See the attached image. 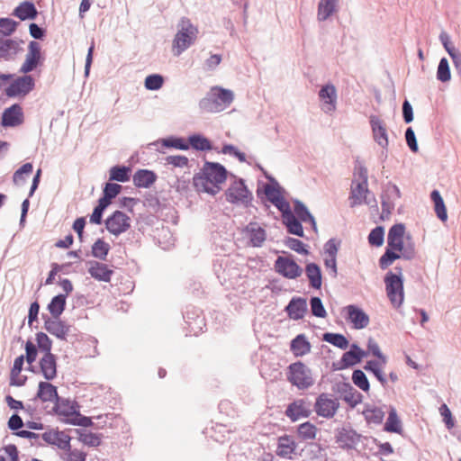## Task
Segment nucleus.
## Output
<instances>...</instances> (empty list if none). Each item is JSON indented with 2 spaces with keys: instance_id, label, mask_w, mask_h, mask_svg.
Returning a JSON list of instances; mask_svg holds the SVG:
<instances>
[{
  "instance_id": "nucleus-40",
  "label": "nucleus",
  "mask_w": 461,
  "mask_h": 461,
  "mask_svg": "<svg viewBox=\"0 0 461 461\" xmlns=\"http://www.w3.org/2000/svg\"><path fill=\"white\" fill-rule=\"evenodd\" d=\"M302 222V221L296 219L294 213L283 220V224L286 227V230L289 234L304 238V230Z\"/></svg>"
},
{
  "instance_id": "nucleus-9",
  "label": "nucleus",
  "mask_w": 461,
  "mask_h": 461,
  "mask_svg": "<svg viewBox=\"0 0 461 461\" xmlns=\"http://www.w3.org/2000/svg\"><path fill=\"white\" fill-rule=\"evenodd\" d=\"M43 60L41 44L36 41H32L28 44V52L19 72L28 74L42 65Z\"/></svg>"
},
{
  "instance_id": "nucleus-51",
  "label": "nucleus",
  "mask_w": 461,
  "mask_h": 461,
  "mask_svg": "<svg viewBox=\"0 0 461 461\" xmlns=\"http://www.w3.org/2000/svg\"><path fill=\"white\" fill-rule=\"evenodd\" d=\"M436 77L442 83L448 82L451 79L450 67L447 58L443 57L440 59Z\"/></svg>"
},
{
  "instance_id": "nucleus-38",
  "label": "nucleus",
  "mask_w": 461,
  "mask_h": 461,
  "mask_svg": "<svg viewBox=\"0 0 461 461\" xmlns=\"http://www.w3.org/2000/svg\"><path fill=\"white\" fill-rule=\"evenodd\" d=\"M131 168L124 165H116L110 168L109 179L111 181H117L125 183L131 178Z\"/></svg>"
},
{
  "instance_id": "nucleus-11",
  "label": "nucleus",
  "mask_w": 461,
  "mask_h": 461,
  "mask_svg": "<svg viewBox=\"0 0 461 461\" xmlns=\"http://www.w3.org/2000/svg\"><path fill=\"white\" fill-rule=\"evenodd\" d=\"M276 273L288 279H295L299 277L302 273V267L295 262L293 256L282 257L279 256L274 264Z\"/></svg>"
},
{
  "instance_id": "nucleus-8",
  "label": "nucleus",
  "mask_w": 461,
  "mask_h": 461,
  "mask_svg": "<svg viewBox=\"0 0 461 461\" xmlns=\"http://www.w3.org/2000/svg\"><path fill=\"white\" fill-rule=\"evenodd\" d=\"M35 87V80L31 75L17 77L5 90L10 98L24 97Z\"/></svg>"
},
{
  "instance_id": "nucleus-18",
  "label": "nucleus",
  "mask_w": 461,
  "mask_h": 461,
  "mask_svg": "<svg viewBox=\"0 0 461 461\" xmlns=\"http://www.w3.org/2000/svg\"><path fill=\"white\" fill-rule=\"evenodd\" d=\"M23 120L22 106L19 104H14L4 111L1 124L4 127H16L21 125Z\"/></svg>"
},
{
  "instance_id": "nucleus-50",
  "label": "nucleus",
  "mask_w": 461,
  "mask_h": 461,
  "mask_svg": "<svg viewBox=\"0 0 461 461\" xmlns=\"http://www.w3.org/2000/svg\"><path fill=\"white\" fill-rule=\"evenodd\" d=\"M63 421L65 423H68V424H71V425H74V426L85 427V428H88V427H93L94 426V422L92 421V418L85 416V415H82L80 413V410L79 409L77 410V411L74 415H72L71 418L64 419Z\"/></svg>"
},
{
  "instance_id": "nucleus-12",
  "label": "nucleus",
  "mask_w": 461,
  "mask_h": 461,
  "mask_svg": "<svg viewBox=\"0 0 461 461\" xmlns=\"http://www.w3.org/2000/svg\"><path fill=\"white\" fill-rule=\"evenodd\" d=\"M367 352L362 349L357 344L352 343L349 350L346 351L338 363H333L334 370H344L358 364Z\"/></svg>"
},
{
  "instance_id": "nucleus-49",
  "label": "nucleus",
  "mask_w": 461,
  "mask_h": 461,
  "mask_svg": "<svg viewBox=\"0 0 461 461\" xmlns=\"http://www.w3.org/2000/svg\"><path fill=\"white\" fill-rule=\"evenodd\" d=\"M78 439L88 447H98L101 445V434L86 432L82 429H76Z\"/></svg>"
},
{
  "instance_id": "nucleus-30",
  "label": "nucleus",
  "mask_w": 461,
  "mask_h": 461,
  "mask_svg": "<svg viewBox=\"0 0 461 461\" xmlns=\"http://www.w3.org/2000/svg\"><path fill=\"white\" fill-rule=\"evenodd\" d=\"M304 271L309 280L310 287L315 290H320L322 285V273L321 267L317 263L311 262L306 264Z\"/></svg>"
},
{
  "instance_id": "nucleus-43",
  "label": "nucleus",
  "mask_w": 461,
  "mask_h": 461,
  "mask_svg": "<svg viewBox=\"0 0 461 461\" xmlns=\"http://www.w3.org/2000/svg\"><path fill=\"white\" fill-rule=\"evenodd\" d=\"M161 145L167 149H176L179 150H188L189 144L183 137L169 136L160 140Z\"/></svg>"
},
{
  "instance_id": "nucleus-36",
  "label": "nucleus",
  "mask_w": 461,
  "mask_h": 461,
  "mask_svg": "<svg viewBox=\"0 0 461 461\" xmlns=\"http://www.w3.org/2000/svg\"><path fill=\"white\" fill-rule=\"evenodd\" d=\"M338 0H320L317 8V18L320 22L329 19L337 11Z\"/></svg>"
},
{
  "instance_id": "nucleus-14",
  "label": "nucleus",
  "mask_w": 461,
  "mask_h": 461,
  "mask_svg": "<svg viewBox=\"0 0 461 461\" xmlns=\"http://www.w3.org/2000/svg\"><path fill=\"white\" fill-rule=\"evenodd\" d=\"M369 123L374 141L383 149L389 147L388 131L386 123L376 115L369 117Z\"/></svg>"
},
{
  "instance_id": "nucleus-52",
  "label": "nucleus",
  "mask_w": 461,
  "mask_h": 461,
  "mask_svg": "<svg viewBox=\"0 0 461 461\" xmlns=\"http://www.w3.org/2000/svg\"><path fill=\"white\" fill-rule=\"evenodd\" d=\"M319 96L321 99L326 100V103L331 104L333 109H335V103L337 100V92L336 88L331 84H327L323 86L319 91Z\"/></svg>"
},
{
  "instance_id": "nucleus-6",
  "label": "nucleus",
  "mask_w": 461,
  "mask_h": 461,
  "mask_svg": "<svg viewBox=\"0 0 461 461\" xmlns=\"http://www.w3.org/2000/svg\"><path fill=\"white\" fill-rule=\"evenodd\" d=\"M286 375L287 380L301 390L311 387L314 383L310 368L301 361L291 364Z\"/></svg>"
},
{
  "instance_id": "nucleus-39",
  "label": "nucleus",
  "mask_w": 461,
  "mask_h": 461,
  "mask_svg": "<svg viewBox=\"0 0 461 461\" xmlns=\"http://www.w3.org/2000/svg\"><path fill=\"white\" fill-rule=\"evenodd\" d=\"M189 148L197 151H207L212 149V144L209 139L200 133H194L188 137Z\"/></svg>"
},
{
  "instance_id": "nucleus-37",
  "label": "nucleus",
  "mask_w": 461,
  "mask_h": 461,
  "mask_svg": "<svg viewBox=\"0 0 461 461\" xmlns=\"http://www.w3.org/2000/svg\"><path fill=\"white\" fill-rule=\"evenodd\" d=\"M67 294H59L52 297L47 309L54 319H58L66 309Z\"/></svg>"
},
{
  "instance_id": "nucleus-1",
  "label": "nucleus",
  "mask_w": 461,
  "mask_h": 461,
  "mask_svg": "<svg viewBox=\"0 0 461 461\" xmlns=\"http://www.w3.org/2000/svg\"><path fill=\"white\" fill-rule=\"evenodd\" d=\"M405 225L393 224L387 234V247L379 258V267L384 270L395 260L402 258L412 260L416 257V249L411 237L408 235L404 240Z\"/></svg>"
},
{
  "instance_id": "nucleus-64",
  "label": "nucleus",
  "mask_w": 461,
  "mask_h": 461,
  "mask_svg": "<svg viewBox=\"0 0 461 461\" xmlns=\"http://www.w3.org/2000/svg\"><path fill=\"white\" fill-rule=\"evenodd\" d=\"M87 454L77 448L66 450L62 456L63 461H86Z\"/></svg>"
},
{
  "instance_id": "nucleus-20",
  "label": "nucleus",
  "mask_w": 461,
  "mask_h": 461,
  "mask_svg": "<svg viewBox=\"0 0 461 461\" xmlns=\"http://www.w3.org/2000/svg\"><path fill=\"white\" fill-rule=\"evenodd\" d=\"M80 406L77 401H70L68 398L59 397L54 402L52 412L59 416H64L66 419L71 418Z\"/></svg>"
},
{
  "instance_id": "nucleus-33",
  "label": "nucleus",
  "mask_w": 461,
  "mask_h": 461,
  "mask_svg": "<svg viewBox=\"0 0 461 461\" xmlns=\"http://www.w3.org/2000/svg\"><path fill=\"white\" fill-rule=\"evenodd\" d=\"M269 183L264 185L263 193L268 202L274 203L276 199L283 195L284 189L280 186L278 182L272 176H267Z\"/></svg>"
},
{
  "instance_id": "nucleus-63",
  "label": "nucleus",
  "mask_w": 461,
  "mask_h": 461,
  "mask_svg": "<svg viewBox=\"0 0 461 461\" xmlns=\"http://www.w3.org/2000/svg\"><path fill=\"white\" fill-rule=\"evenodd\" d=\"M381 196L387 197L391 201L395 202L396 200L401 198V191L395 184L388 182Z\"/></svg>"
},
{
  "instance_id": "nucleus-25",
  "label": "nucleus",
  "mask_w": 461,
  "mask_h": 461,
  "mask_svg": "<svg viewBox=\"0 0 461 461\" xmlns=\"http://www.w3.org/2000/svg\"><path fill=\"white\" fill-rule=\"evenodd\" d=\"M89 265L88 273L91 277L105 283L111 281L113 270L110 269L107 265L95 260L89 261Z\"/></svg>"
},
{
  "instance_id": "nucleus-32",
  "label": "nucleus",
  "mask_w": 461,
  "mask_h": 461,
  "mask_svg": "<svg viewBox=\"0 0 461 461\" xmlns=\"http://www.w3.org/2000/svg\"><path fill=\"white\" fill-rule=\"evenodd\" d=\"M312 345L304 334H298L290 342V349L295 357H303L311 352Z\"/></svg>"
},
{
  "instance_id": "nucleus-22",
  "label": "nucleus",
  "mask_w": 461,
  "mask_h": 461,
  "mask_svg": "<svg viewBox=\"0 0 461 461\" xmlns=\"http://www.w3.org/2000/svg\"><path fill=\"white\" fill-rule=\"evenodd\" d=\"M355 181L352 182V187L349 194V199L351 200L350 206L355 207L362 203L369 205L370 201H368V194H370V191L367 188L368 184L357 182L355 185Z\"/></svg>"
},
{
  "instance_id": "nucleus-31",
  "label": "nucleus",
  "mask_w": 461,
  "mask_h": 461,
  "mask_svg": "<svg viewBox=\"0 0 461 461\" xmlns=\"http://www.w3.org/2000/svg\"><path fill=\"white\" fill-rule=\"evenodd\" d=\"M297 444L290 435H283L278 438L276 455L281 457L291 458V455L294 453Z\"/></svg>"
},
{
  "instance_id": "nucleus-57",
  "label": "nucleus",
  "mask_w": 461,
  "mask_h": 461,
  "mask_svg": "<svg viewBox=\"0 0 461 461\" xmlns=\"http://www.w3.org/2000/svg\"><path fill=\"white\" fill-rule=\"evenodd\" d=\"M36 342L37 348L42 351L44 355H49V353H51L52 340L46 333L42 331L36 333Z\"/></svg>"
},
{
  "instance_id": "nucleus-19",
  "label": "nucleus",
  "mask_w": 461,
  "mask_h": 461,
  "mask_svg": "<svg viewBox=\"0 0 461 461\" xmlns=\"http://www.w3.org/2000/svg\"><path fill=\"white\" fill-rule=\"evenodd\" d=\"M307 300L303 297H293L285 308L291 320H302L307 312Z\"/></svg>"
},
{
  "instance_id": "nucleus-16",
  "label": "nucleus",
  "mask_w": 461,
  "mask_h": 461,
  "mask_svg": "<svg viewBox=\"0 0 461 461\" xmlns=\"http://www.w3.org/2000/svg\"><path fill=\"white\" fill-rule=\"evenodd\" d=\"M42 319L44 320V329L49 333L61 340L66 339V337L70 330L69 325H68L64 321H61L59 318H50L46 314H42Z\"/></svg>"
},
{
  "instance_id": "nucleus-15",
  "label": "nucleus",
  "mask_w": 461,
  "mask_h": 461,
  "mask_svg": "<svg viewBox=\"0 0 461 461\" xmlns=\"http://www.w3.org/2000/svg\"><path fill=\"white\" fill-rule=\"evenodd\" d=\"M336 442L339 447L346 450L355 449L362 436L351 427L338 429L336 432Z\"/></svg>"
},
{
  "instance_id": "nucleus-35",
  "label": "nucleus",
  "mask_w": 461,
  "mask_h": 461,
  "mask_svg": "<svg viewBox=\"0 0 461 461\" xmlns=\"http://www.w3.org/2000/svg\"><path fill=\"white\" fill-rule=\"evenodd\" d=\"M384 430L390 433L402 434V421L397 414V411L393 406H390L387 420L384 426Z\"/></svg>"
},
{
  "instance_id": "nucleus-61",
  "label": "nucleus",
  "mask_w": 461,
  "mask_h": 461,
  "mask_svg": "<svg viewBox=\"0 0 461 461\" xmlns=\"http://www.w3.org/2000/svg\"><path fill=\"white\" fill-rule=\"evenodd\" d=\"M18 23L11 18H0V34L4 36H9L13 34L17 26Z\"/></svg>"
},
{
  "instance_id": "nucleus-21",
  "label": "nucleus",
  "mask_w": 461,
  "mask_h": 461,
  "mask_svg": "<svg viewBox=\"0 0 461 461\" xmlns=\"http://www.w3.org/2000/svg\"><path fill=\"white\" fill-rule=\"evenodd\" d=\"M59 397L57 386L49 381H41L38 384L36 395L33 397L32 401L40 400L42 402H55Z\"/></svg>"
},
{
  "instance_id": "nucleus-62",
  "label": "nucleus",
  "mask_w": 461,
  "mask_h": 461,
  "mask_svg": "<svg viewBox=\"0 0 461 461\" xmlns=\"http://www.w3.org/2000/svg\"><path fill=\"white\" fill-rule=\"evenodd\" d=\"M109 205L98 199V204L94 208L90 215V222L93 224H101L103 222L104 212Z\"/></svg>"
},
{
  "instance_id": "nucleus-34",
  "label": "nucleus",
  "mask_w": 461,
  "mask_h": 461,
  "mask_svg": "<svg viewBox=\"0 0 461 461\" xmlns=\"http://www.w3.org/2000/svg\"><path fill=\"white\" fill-rule=\"evenodd\" d=\"M199 108L202 112L205 113H218L222 111V107L217 101L212 88L206 95L199 101Z\"/></svg>"
},
{
  "instance_id": "nucleus-58",
  "label": "nucleus",
  "mask_w": 461,
  "mask_h": 461,
  "mask_svg": "<svg viewBox=\"0 0 461 461\" xmlns=\"http://www.w3.org/2000/svg\"><path fill=\"white\" fill-rule=\"evenodd\" d=\"M164 77L159 74H150L146 77L144 86L148 90L156 91L162 87Z\"/></svg>"
},
{
  "instance_id": "nucleus-46",
  "label": "nucleus",
  "mask_w": 461,
  "mask_h": 461,
  "mask_svg": "<svg viewBox=\"0 0 461 461\" xmlns=\"http://www.w3.org/2000/svg\"><path fill=\"white\" fill-rule=\"evenodd\" d=\"M111 249L110 245L103 239L99 238L92 246L91 254L94 258L100 260H106V258Z\"/></svg>"
},
{
  "instance_id": "nucleus-44",
  "label": "nucleus",
  "mask_w": 461,
  "mask_h": 461,
  "mask_svg": "<svg viewBox=\"0 0 461 461\" xmlns=\"http://www.w3.org/2000/svg\"><path fill=\"white\" fill-rule=\"evenodd\" d=\"M322 340L340 349H346L349 346L348 339L341 333L325 332Z\"/></svg>"
},
{
  "instance_id": "nucleus-7",
  "label": "nucleus",
  "mask_w": 461,
  "mask_h": 461,
  "mask_svg": "<svg viewBox=\"0 0 461 461\" xmlns=\"http://www.w3.org/2000/svg\"><path fill=\"white\" fill-rule=\"evenodd\" d=\"M183 318L185 323V329L187 330L186 335L197 336L203 332L205 327V319L202 311L194 306L188 305L183 312Z\"/></svg>"
},
{
  "instance_id": "nucleus-29",
  "label": "nucleus",
  "mask_w": 461,
  "mask_h": 461,
  "mask_svg": "<svg viewBox=\"0 0 461 461\" xmlns=\"http://www.w3.org/2000/svg\"><path fill=\"white\" fill-rule=\"evenodd\" d=\"M285 415L292 421H296L301 417L308 418L311 415V411L305 407V402L303 400H297L287 406Z\"/></svg>"
},
{
  "instance_id": "nucleus-56",
  "label": "nucleus",
  "mask_w": 461,
  "mask_h": 461,
  "mask_svg": "<svg viewBox=\"0 0 461 461\" xmlns=\"http://www.w3.org/2000/svg\"><path fill=\"white\" fill-rule=\"evenodd\" d=\"M284 244L290 249L297 252L298 254H309V250L306 249L307 245L296 238L285 237L284 240Z\"/></svg>"
},
{
  "instance_id": "nucleus-27",
  "label": "nucleus",
  "mask_w": 461,
  "mask_h": 461,
  "mask_svg": "<svg viewBox=\"0 0 461 461\" xmlns=\"http://www.w3.org/2000/svg\"><path fill=\"white\" fill-rule=\"evenodd\" d=\"M248 233L250 244L255 248L262 247L267 238L266 230L258 226L257 222H249L245 229Z\"/></svg>"
},
{
  "instance_id": "nucleus-45",
  "label": "nucleus",
  "mask_w": 461,
  "mask_h": 461,
  "mask_svg": "<svg viewBox=\"0 0 461 461\" xmlns=\"http://www.w3.org/2000/svg\"><path fill=\"white\" fill-rule=\"evenodd\" d=\"M212 90L214 92L215 97L222 107V110L232 103L234 94L231 90L221 86H213Z\"/></svg>"
},
{
  "instance_id": "nucleus-53",
  "label": "nucleus",
  "mask_w": 461,
  "mask_h": 461,
  "mask_svg": "<svg viewBox=\"0 0 461 461\" xmlns=\"http://www.w3.org/2000/svg\"><path fill=\"white\" fill-rule=\"evenodd\" d=\"M294 203V214L295 215L296 219L307 222L308 219H311V216L312 215L311 212L309 211L308 207L300 200L294 199L293 201Z\"/></svg>"
},
{
  "instance_id": "nucleus-60",
  "label": "nucleus",
  "mask_w": 461,
  "mask_h": 461,
  "mask_svg": "<svg viewBox=\"0 0 461 461\" xmlns=\"http://www.w3.org/2000/svg\"><path fill=\"white\" fill-rule=\"evenodd\" d=\"M33 171V166L32 163H24L19 167L13 176V181L15 185L23 184L25 182L24 175H30Z\"/></svg>"
},
{
  "instance_id": "nucleus-2",
  "label": "nucleus",
  "mask_w": 461,
  "mask_h": 461,
  "mask_svg": "<svg viewBox=\"0 0 461 461\" xmlns=\"http://www.w3.org/2000/svg\"><path fill=\"white\" fill-rule=\"evenodd\" d=\"M228 170L219 162L205 161L199 173L193 177V185L198 193L217 194L228 177Z\"/></svg>"
},
{
  "instance_id": "nucleus-28",
  "label": "nucleus",
  "mask_w": 461,
  "mask_h": 461,
  "mask_svg": "<svg viewBox=\"0 0 461 461\" xmlns=\"http://www.w3.org/2000/svg\"><path fill=\"white\" fill-rule=\"evenodd\" d=\"M38 10L35 5L31 1H23L18 5L13 11L12 14L21 21L33 20L38 15Z\"/></svg>"
},
{
  "instance_id": "nucleus-24",
  "label": "nucleus",
  "mask_w": 461,
  "mask_h": 461,
  "mask_svg": "<svg viewBox=\"0 0 461 461\" xmlns=\"http://www.w3.org/2000/svg\"><path fill=\"white\" fill-rule=\"evenodd\" d=\"M338 392L351 408H355L363 400V395L349 383H341L338 385Z\"/></svg>"
},
{
  "instance_id": "nucleus-54",
  "label": "nucleus",
  "mask_w": 461,
  "mask_h": 461,
  "mask_svg": "<svg viewBox=\"0 0 461 461\" xmlns=\"http://www.w3.org/2000/svg\"><path fill=\"white\" fill-rule=\"evenodd\" d=\"M353 384L364 392L370 390V384L366 375L361 369H355L352 373Z\"/></svg>"
},
{
  "instance_id": "nucleus-42",
  "label": "nucleus",
  "mask_w": 461,
  "mask_h": 461,
  "mask_svg": "<svg viewBox=\"0 0 461 461\" xmlns=\"http://www.w3.org/2000/svg\"><path fill=\"white\" fill-rule=\"evenodd\" d=\"M122 186L116 183H106L103 187V194L99 198L102 202L110 205L112 201L122 192Z\"/></svg>"
},
{
  "instance_id": "nucleus-23",
  "label": "nucleus",
  "mask_w": 461,
  "mask_h": 461,
  "mask_svg": "<svg viewBox=\"0 0 461 461\" xmlns=\"http://www.w3.org/2000/svg\"><path fill=\"white\" fill-rule=\"evenodd\" d=\"M40 372L46 381H52L57 377V357L49 353L40 359Z\"/></svg>"
},
{
  "instance_id": "nucleus-59",
  "label": "nucleus",
  "mask_w": 461,
  "mask_h": 461,
  "mask_svg": "<svg viewBox=\"0 0 461 461\" xmlns=\"http://www.w3.org/2000/svg\"><path fill=\"white\" fill-rule=\"evenodd\" d=\"M310 306L312 314L318 318H325L327 316V312L322 303V301L318 296H312L310 299Z\"/></svg>"
},
{
  "instance_id": "nucleus-17",
  "label": "nucleus",
  "mask_w": 461,
  "mask_h": 461,
  "mask_svg": "<svg viewBox=\"0 0 461 461\" xmlns=\"http://www.w3.org/2000/svg\"><path fill=\"white\" fill-rule=\"evenodd\" d=\"M347 321L353 324L356 330H362L369 324V316L357 305L349 304L344 308Z\"/></svg>"
},
{
  "instance_id": "nucleus-26",
  "label": "nucleus",
  "mask_w": 461,
  "mask_h": 461,
  "mask_svg": "<svg viewBox=\"0 0 461 461\" xmlns=\"http://www.w3.org/2000/svg\"><path fill=\"white\" fill-rule=\"evenodd\" d=\"M157 179V174L149 169H138L132 176L133 184L138 188H149Z\"/></svg>"
},
{
  "instance_id": "nucleus-4",
  "label": "nucleus",
  "mask_w": 461,
  "mask_h": 461,
  "mask_svg": "<svg viewBox=\"0 0 461 461\" xmlns=\"http://www.w3.org/2000/svg\"><path fill=\"white\" fill-rule=\"evenodd\" d=\"M395 273L389 271L384 276V281L387 296L394 308H399L404 299L402 269L395 267Z\"/></svg>"
},
{
  "instance_id": "nucleus-13",
  "label": "nucleus",
  "mask_w": 461,
  "mask_h": 461,
  "mask_svg": "<svg viewBox=\"0 0 461 461\" xmlns=\"http://www.w3.org/2000/svg\"><path fill=\"white\" fill-rule=\"evenodd\" d=\"M339 407L337 398L329 397L328 393H321L314 403V411L318 416L330 419L333 418Z\"/></svg>"
},
{
  "instance_id": "nucleus-41",
  "label": "nucleus",
  "mask_w": 461,
  "mask_h": 461,
  "mask_svg": "<svg viewBox=\"0 0 461 461\" xmlns=\"http://www.w3.org/2000/svg\"><path fill=\"white\" fill-rule=\"evenodd\" d=\"M430 199L434 203V209H435V212L437 214V217L441 221H446L447 220V208H446V205L444 203V200H443L439 191H438L436 189L433 190L430 193Z\"/></svg>"
},
{
  "instance_id": "nucleus-47",
  "label": "nucleus",
  "mask_w": 461,
  "mask_h": 461,
  "mask_svg": "<svg viewBox=\"0 0 461 461\" xmlns=\"http://www.w3.org/2000/svg\"><path fill=\"white\" fill-rule=\"evenodd\" d=\"M297 434L302 440L314 439L317 434V427L310 421L303 422L298 426Z\"/></svg>"
},
{
  "instance_id": "nucleus-55",
  "label": "nucleus",
  "mask_w": 461,
  "mask_h": 461,
  "mask_svg": "<svg viewBox=\"0 0 461 461\" xmlns=\"http://www.w3.org/2000/svg\"><path fill=\"white\" fill-rule=\"evenodd\" d=\"M367 240L371 246L381 247L384 241V228L383 226H376L372 229Z\"/></svg>"
},
{
  "instance_id": "nucleus-10",
  "label": "nucleus",
  "mask_w": 461,
  "mask_h": 461,
  "mask_svg": "<svg viewBox=\"0 0 461 461\" xmlns=\"http://www.w3.org/2000/svg\"><path fill=\"white\" fill-rule=\"evenodd\" d=\"M106 230L119 236L131 228V218L122 211L116 210L104 221Z\"/></svg>"
},
{
  "instance_id": "nucleus-3",
  "label": "nucleus",
  "mask_w": 461,
  "mask_h": 461,
  "mask_svg": "<svg viewBox=\"0 0 461 461\" xmlns=\"http://www.w3.org/2000/svg\"><path fill=\"white\" fill-rule=\"evenodd\" d=\"M198 28L192 23L189 18L182 17L177 23V32L173 40V52L178 57L196 41Z\"/></svg>"
},
{
  "instance_id": "nucleus-5",
  "label": "nucleus",
  "mask_w": 461,
  "mask_h": 461,
  "mask_svg": "<svg viewBox=\"0 0 461 461\" xmlns=\"http://www.w3.org/2000/svg\"><path fill=\"white\" fill-rule=\"evenodd\" d=\"M228 203L243 205L245 208L252 206L253 195L245 184L244 179H236L224 193Z\"/></svg>"
},
{
  "instance_id": "nucleus-48",
  "label": "nucleus",
  "mask_w": 461,
  "mask_h": 461,
  "mask_svg": "<svg viewBox=\"0 0 461 461\" xmlns=\"http://www.w3.org/2000/svg\"><path fill=\"white\" fill-rule=\"evenodd\" d=\"M363 414L367 423L376 425L381 424L384 418V411L379 407L366 408L364 410Z\"/></svg>"
}]
</instances>
